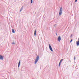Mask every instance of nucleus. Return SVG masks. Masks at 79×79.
I'll use <instances>...</instances> for the list:
<instances>
[{
    "label": "nucleus",
    "instance_id": "423d86ee",
    "mask_svg": "<svg viewBox=\"0 0 79 79\" xmlns=\"http://www.w3.org/2000/svg\"><path fill=\"white\" fill-rule=\"evenodd\" d=\"M76 44H77V47H78L79 45V42L77 41L76 42Z\"/></svg>",
    "mask_w": 79,
    "mask_h": 79
},
{
    "label": "nucleus",
    "instance_id": "20e7f679",
    "mask_svg": "<svg viewBox=\"0 0 79 79\" xmlns=\"http://www.w3.org/2000/svg\"><path fill=\"white\" fill-rule=\"evenodd\" d=\"M57 40L59 42H60V40H61V37H60V36H58Z\"/></svg>",
    "mask_w": 79,
    "mask_h": 79
},
{
    "label": "nucleus",
    "instance_id": "4468645a",
    "mask_svg": "<svg viewBox=\"0 0 79 79\" xmlns=\"http://www.w3.org/2000/svg\"><path fill=\"white\" fill-rule=\"evenodd\" d=\"M74 60H76V57H75V56H74Z\"/></svg>",
    "mask_w": 79,
    "mask_h": 79
},
{
    "label": "nucleus",
    "instance_id": "39448f33",
    "mask_svg": "<svg viewBox=\"0 0 79 79\" xmlns=\"http://www.w3.org/2000/svg\"><path fill=\"white\" fill-rule=\"evenodd\" d=\"M0 60H3V57L1 55H0Z\"/></svg>",
    "mask_w": 79,
    "mask_h": 79
},
{
    "label": "nucleus",
    "instance_id": "f3484780",
    "mask_svg": "<svg viewBox=\"0 0 79 79\" xmlns=\"http://www.w3.org/2000/svg\"><path fill=\"white\" fill-rule=\"evenodd\" d=\"M77 0H75V2H77Z\"/></svg>",
    "mask_w": 79,
    "mask_h": 79
},
{
    "label": "nucleus",
    "instance_id": "2eb2a0df",
    "mask_svg": "<svg viewBox=\"0 0 79 79\" xmlns=\"http://www.w3.org/2000/svg\"><path fill=\"white\" fill-rule=\"evenodd\" d=\"M72 37H73V35L71 34L70 36V37L71 38Z\"/></svg>",
    "mask_w": 79,
    "mask_h": 79
},
{
    "label": "nucleus",
    "instance_id": "f8f14e48",
    "mask_svg": "<svg viewBox=\"0 0 79 79\" xmlns=\"http://www.w3.org/2000/svg\"><path fill=\"white\" fill-rule=\"evenodd\" d=\"M12 44H13L15 45V42H13L12 43Z\"/></svg>",
    "mask_w": 79,
    "mask_h": 79
},
{
    "label": "nucleus",
    "instance_id": "1a4fd4ad",
    "mask_svg": "<svg viewBox=\"0 0 79 79\" xmlns=\"http://www.w3.org/2000/svg\"><path fill=\"white\" fill-rule=\"evenodd\" d=\"M23 8H24V6H22V7H21V9L20 10V12L22 11L23 10Z\"/></svg>",
    "mask_w": 79,
    "mask_h": 79
},
{
    "label": "nucleus",
    "instance_id": "0eeeda50",
    "mask_svg": "<svg viewBox=\"0 0 79 79\" xmlns=\"http://www.w3.org/2000/svg\"><path fill=\"white\" fill-rule=\"evenodd\" d=\"M63 59H62L60 60V61L59 62V66H60V64H61V62H62V61H63Z\"/></svg>",
    "mask_w": 79,
    "mask_h": 79
},
{
    "label": "nucleus",
    "instance_id": "ddd939ff",
    "mask_svg": "<svg viewBox=\"0 0 79 79\" xmlns=\"http://www.w3.org/2000/svg\"><path fill=\"white\" fill-rule=\"evenodd\" d=\"M31 3H32L33 2V0H31Z\"/></svg>",
    "mask_w": 79,
    "mask_h": 79
},
{
    "label": "nucleus",
    "instance_id": "dca6fc26",
    "mask_svg": "<svg viewBox=\"0 0 79 79\" xmlns=\"http://www.w3.org/2000/svg\"><path fill=\"white\" fill-rule=\"evenodd\" d=\"M57 24H55L54 25L55 27H56V26Z\"/></svg>",
    "mask_w": 79,
    "mask_h": 79
},
{
    "label": "nucleus",
    "instance_id": "7ed1b4c3",
    "mask_svg": "<svg viewBox=\"0 0 79 79\" xmlns=\"http://www.w3.org/2000/svg\"><path fill=\"white\" fill-rule=\"evenodd\" d=\"M49 47L50 50H51V52H53V49H52V47L50 45V44H49Z\"/></svg>",
    "mask_w": 79,
    "mask_h": 79
},
{
    "label": "nucleus",
    "instance_id": "6e6552de",
    "mask_svg": "<svg viewBox=\"0 0 79 79\" xmlns=\"http://www.w3.org/2000/svg\"><path fill=\"white\" fill-rule=\"evenodd\" d=\"M21 63V60H19V62L18 63V67L19 68V66H20V64Z\"/></svg>",
    "mask_w": 79,
    "mask_h": 79
},
{
    "label": "nucleus",
    "instance_id": "f257e3e1",
    "mask_svg": "<svg viewBox=\"0 0 79 79\" xmlns=\"http://www.w3.org/2000/svg\"><path fill=\"white\" fill-rule=\"evenodd\" d=\"M39 58V56H37L36 57V59L35 60V64H36V63H37V62L38 61Z\"/></svg>",
    "mask_w": 79,
    "mask_h": 79
},
{
    "label": "nucleus",
    "instance_id": "a211bd4d",
    "mask_svg": "<svg viewBox=\"0 0 79 79\" xmlns=\"http://www.w3.org/2000/svg\"><path fill=\"white\" fill-rule=\"evenodd\" d=\"M73 41V40H71L70 41V42H71Z\"/></svg>",
    "mask_w": 79,
    "mask_h": 79
},
{
    "label": "nucleus",
    "instance_id": "f03ea898",
    "mask_svg": "<svg viewBox=\"0 0 79 79\" xmlns=\"http://www.w3.org/2000/svg\"><path fill=\"white\" fill-rule=\"evenodd\" d=\"M63 8L62 7H61L60 9V11H59V16L61 15L62 14L63 12Z\"/></svg>",
    "mask_w": 79,
    "mask_h": 79
},
{
    "label": "nucleus",
    "instance_id": "9d476101",
    "mask_svg": "<svg viewBox=\"0 0 79 79\" xmlns=\"http://www.w3.org/2000/svg\"><path fill=\"white\" fill-rule=\"evenodd\" d=\"M36 32H37V30L36 29L35 30V31H34V33L35 36V35H36Z\"/></svg>",
    "mask_w": 79,
    "mask_h": 79
},
{
    "label": "nucleus",
    "instance_id": "9b49d317",
    "mask_svg": "<svg viewBox=\"0 0 79 79\" xmlns=\"http://www.w3.org/2000/svg\"><path fill=\"white\" fill-rule=\"evenodd\" d=\"M12 32L13 33H15V30H14V29H12Z\"/></svg>",
    "mask_w": 79,
    "mask_h": 79
},
{
    "label": "nucleus",
    "instance_id": "6ab92c4d",
    "mask_svg": "<svg viewBox=\"0 0 79 79\" xmlns=\"http://www.w3.org/2000/svg\"><path fill=\"white\" fill-rule=\"evenodd\" d=\"M78 42H79V38L78 39V41H77Z\"/></svg>",
    "mask_w": 79,
    "mask_h": 79
},
{
    "label": "nucleus",
    "instance_id": "aec40b11",
    "mask_svg": "<svg viewBox=\"0 0 79 79\" xmlns=\"http://www.w3.org/2000/svg\"><path fill=\"white\" fill-rule=\"evenodd\" d=\"M56 35H57V34L56 33Z\"/></svg>",
    "mask_w": 79,
    "mask_h": 79
}]
</instances>
